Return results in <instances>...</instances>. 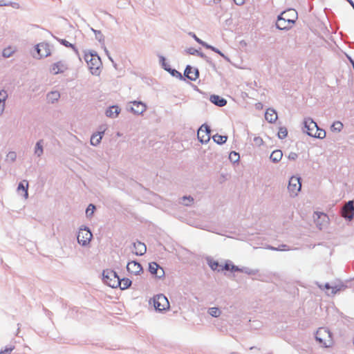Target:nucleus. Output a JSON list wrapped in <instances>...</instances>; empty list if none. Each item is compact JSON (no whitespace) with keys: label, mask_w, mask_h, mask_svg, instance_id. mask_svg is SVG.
<instances>
[{"label":"nucleus","mask_w":354,"mask_h":354,"mask_svg":"<svg viewBox=\"0 0 354 354\" xmlns=\"http://www.w3.org/2000/svg\"><path fill=\"white\" fill-rule=\"evenodd\" d=\"M104 51H105L106 55L108 56L109 59L112 62H113V60L112 59L111 57V56H110V55H109V50H108L106 48H104Z\"/></svg>","instance_id":"nucleus-61"},{"label":"nucleus","mask_w":354,"mask_h":354,"mask_svg":"<svg viewBox=\"0 0 354 354\" xmlns=\"http://www.w3.org/2000/svg\"><path fill=\"white\" fill-rule=\"evenodd\" d=\"M160 266L156 262H151L149 263V271L151 274H158V270Z\"/></svg>","instance_id":"nucleus-29"},{"label":"nucleus","mask_w":354,"mask_h":354,"mask_svg":"<svg viewBox=\"0 0 354 354\" xmlns=\"http://www.w3.org/2000/svg\"><path fill=\"white\" fill-rule=\"evenodd\" d=\"M333 286H331L328 283H326L324 284V288L326 289V290H329V289H331L333 290Z\"/></svg>","instance_id":"nucleus-62"},{"label":"nucleus","mask_w":354,"mask_h":354,"mask_svg":"<svg viewBox=\"0 0 354 354\" xmlns=\"http://www.w3.org/2000/svg\"><path fill=\"white\" fill-rule=\"evenodd\" d=\"M346 287V286L345 285H344V284L336 285V286L333 287V290H331L330 293H328V295L333 296L337 292L343 290Z\"/></svg>","instance_id":"nucleus-35"},{"label":"nucleus","mask_w":354,"mask_h":354,"mask_svg":"<svg viewBox=\"0 0 354 354\" xmlns=\"http://www.w3.org/2000/svg\"><path fill=\"white\" fill-rule=\"evenodd\" d=\"M120 284L118 286L121 290H126L129 288L132 284V281L128 278L120 279Z\"/></svg>","instance_id":"nucleus-27"},{"label":"nucleus","mask_w":354,"mask_h":354,"mask_svg":"<svg viewBox=\"0 0 354 354\" xmlns=\"http://www.w3.org/2000/svg\"><path fill=\"white\" fill-rule=\"evenodd\" d=\"M288 135V130L285 127H281L278 131V138L279 139H284Z\"/></svg>","instance_id":"nucleus-40"},{"label":"nucleus","mask_w":354,"mask_h":354,"mask_svg":"<svg viewBox=\"0 0 354 354\" xmlns=\"http://www.w3.org/2000/svg\"><path fill=\"white\" fill-rule=\"evenodd\" d=\"M297 15H293L291 12H290L289 14L285 15V17H286V18L292 17L291 19H295L297 18Z\"/></svg>","instance_id":"nucleus-60"},{"label":"nucleus","mask_w":354,"mask_h":354,"mask_svg":"<svg viewBox=\"0 0 354 354\" xmlns=\"http://www.w3.org/2000/svg\"><path fill=\"white\" fill-rule=\"evenodd\" d=\"M134 250L132 251L133 254L137 256H142L147 252V247L145 243L140 241H136L133 243Z\"/></svg>","instance_id":"nucleus-16"},{"label":"nucleus","mask_w":354,"mask_h":354,"mask_svg":"<svg viewBox=\"0 0 354 354\" xmlns=\"http://www.w3.org/2000/svg\"><path fill=\"white\" fill-rule=\"evenodd\" d=\"M180 200H181L180 203H182L183 205H184L185 206L191 205L194 201V198L192 197L186 196L182 197Z\"/></svg>","instance_id":"nucleus-38"},{"label":"nucleus","mask_w":354,"mask_h":354,"mask_svg":"<svg viewBox=\"0 0 354 354\" xmlns=\"http://www.w3.org/2000/svg\"><path fill=\"white\" fill-rule=\"evenodd\" d=\"M304 132L306 133L308 136L313 137L315 129L318 127L317 124L314 122L313 119L308 118L304 120Z\"/></svg>","instance_id":"nucleus-10"},{"label":"nucleus","mask_w":354,"mask_h":354,"mask_svg":"<svg viewBox=\"0 0 354 354\" xmlns=\"http://www.w3.org/2000/svg\"><path fill=\"white\" fill-rule=\"evenodd\" d=\"M349 61L351 63L352 66H353V70H354V60L351 57H349Z\"/></svg>","instance_id":"nucleus-63"},{"label":"nucleus","mask_w":354,"mask_h":354,"mask_svg":"<svg viewBox=\"0 0 354 354\" xmlns=\"http://www.w3.org/2000/svg\"><path fill=\"white\" fill-rule=\"evenodd\" d=\"M157 273L158 274H155L154 275L158 279H162L165 276V271L161 267L158 268Z\"/></svg>","instance_id":"nucleus-54"},{"label":"nucleus","mask_w":354,"mask_h":354,"mask_svg":"<svg viewBox=\"0 0 354 354\" xmlns=\"http://www.w3.org/2000/svg\"><path fill=\"white\" fill-rule=\"evenodd\" d=\"M206 48L207 49H210L212 50V51L218 53V55H220L221 57H223L226 60H229V58L225 56L220 50H218V48H216V47L213 46H211L209 44H207V46H206Z\"/></svg>","instance_id":"nucleus-41"},{"label":"nucleus","mask_w":354,"mask_h":354,"mask_svg":"<svg viewBox=\"0 0 354 354\" xmlns=\"http://www.w3.org/2000/svg\"><path fill=\"white\" fill-rule=\"evenodd\" d=\"M153 306L156 310L162 311L169 307L167 297L162 295H158L153 298Z\"/></svg>","instance_id":"nucleus-9"},{"label":"nucleus","mask_w":354,"mask_h":354,"mask_svg":"<svg viewBox=\"0 0 354 354\" xmlns=\"http://www.w3.org/2000/svg\"><path fill=\"white\" fill-rule=\"evenodd\" d=\"M314 219L319 230H322L328 223V216L324 213L315 212Z\"/></svg>","instance_id":"nucleus-11"},{"label":"nucleus","mask_w":354,"mask_h":354,"mask_svg":"<svg viewBox=\"0 0 354 354\" xmlns=\"http://www.w3.org/2000/svg\"><path fill=\"white\" fill-rule=\"evenodd\" d=\"M230 271L231 272H241V268H239L238 266H235V265H233V266H231V268H230Z\"/></svg>","instance_id":"nucleus-57"},{"label":"nucleus","mask_w":354,"mask_h":354,"mask_svg":"<svg viewBox=\"0 0 354 354\" xmlns=\"http://www.w3.org/2000/svg\"><path fill=\"white\" fill-rule=\"evenodd\" d=\"M95 206L93 204H89L86 209V215L87 218H91L93 215Z\"/></svg>","instance_id":"nucleus-42"},{"label":"nucleus","mask_w":354,"mask_h":354,"mask_svg":"<svg viewBox=\"0 0 354 354\" xmlns=\"http://www.w3.org/2000/svg\"><path fill=\"white\" fill-rule=\"evenodd\" d=\"M61 44H62L63 46H66V47H69V48H71L74 51L75 53L78 55V50L75 48V46L71 44L70 42H68V41H66V39H59L56 37H54Z\"/></svg>","instance_id":"nucleus-26"},{"label":"nucleus","mask_w":354,"mask_h":354,"mask_svg":"<svg viewBox=\"0 0 354 354\" xmlns=\"http://www.w3.org/2000/svg\"><path fill=\"white\" fill-rule=\"evenodd\" d=\"M301 179L299 176H292L289 180L288 189L290 192V196L295 197L301 189Z\"/></svg>","instance_id":"nucleus-5"},{"label":"nucleus","mask_w":354,"mask_h":354,"mask_svg":"<svg viewBox=\"0 0 354 354\" xmlns=\"http://www.w3.org/2000/svg\"><path fill=\"white\" fill-rule=\"evenodd\" d=\"M14 348L15 346H6L5 349L0 351V354H10Z\"/></svg>","instance_id":"nucleus-51"},{"label":"nucleus","mask_w":354,"mask_h":354,"mask_svg":"<svg viewBox=\"0 0 354 354\" xmlns=\"http://www.w3.org/2000/svg\"><path fill=\"white\" fill-rule=\"evenodd\" d=\"M127 270L129 272L138 275L143 271L141 264L136 261H131L127 265Z\"/></svg>","instance_id":"nucleus-12"},{"label":"nucleus","mask_w":354,"mask_h":354,"mask_svg":"<svg viewBox=\"0 0 354 354\" xmlns=\"http://www.w3.org/2000/svg\"><path fill=\"white\" fill-rule=\"evenodd\" d=\"M160 64L161 66L166 71V68H171L170 66L166 62V59L165 57L160 55Z\"/></svg>","instance_id":"nucleus-49"},{"label":"nucleus","mask_w":354,"mask_h":354,"mask_svg":"<svg viewBox=\"0 0 354 354\" xmlns=\"http://www.w3.org/2000/svg\"><path fill=\"white\" fill-rule=\"evenodd\" d=\"M315 339L317 342L328 347V342H331V333L326 328H319L315 334Z\"/></svg>","instance_id":"nucleus-4"},{"label":"nucleus","mask_w":354,"mask_h":354,"mask_svg":"<svg viewBox=\"0 0 354 354\" xmlns=\"http://www.w3.org/2000/svg\"><path fill=\"white\" fill-rule=\"evenodd\" d=\"M197 55L204 59L211 66L216 68L215 64L212 62L209 57H207L203 53L198 51Z\"/></svg>","instance_id":"nucleus-43"},{"label":"nucleus","mask_w":354,"mask_h":354,"mask_svg":"<svg viewBox=\"0 0 354 354\" xmlns=\"http://www.w3.org/2000/svg\"><path fill=\"white\" fill-rule=\"evenodd\" d=\"M257 272L258 271L257 270H252L248 267L241 268V272L245 273L248 275H254L257 273Z\"/></svg>","instance_id":"nucleus-46"},{"label":"nucleus","mask_w":354,"mask_h":354,"mask_svg":"<svg viewBox=\"0 0 354 354\" xmlns=\"http://www.w3.org/2000/svg\"><path fill=\"white\" fill-rule=\"evenodd\" d=\"M266 120L270 122L273 123L277 120V113L273 109H268L265 113Z\"/></svg>","instance_id":"nucleus-18"},{"label":"nucleus","mask_w":354,"mask_h":354,"mask_svg":"<svg viewBox=\"0 0 354 354\" xmlns=\"http://www.w3.org/2000/svg\"><path fill=\"white\" fill-rule=\"evenodd\" d=\"M120 112V109L118 106L114 105L110 106L106 111V115L109 118H116L118 114Z\"/></svg>","instance_id":"nucleus-19"},{"label":"nucleus","mask_w":354,"mask_h":354,"mask_svg":"<svg viewBox=\"0 0 354 354\" xmlns=\"http://www.w3.org/2000/svg\"><path fill=\"white\" fill-rule=\"evenodd\" d=\"M198 50L194 48H189L185 50V52L189 55H197Z\"/></svg>","instance_id":"nucleus-53"},{"label":"nucleus","mask_w":354,"mask_h":354,"mask_svg":"<svg viewBox=\"0 0 354 354\" xmlns=\"http://www.w3.org/2000/svg\"><path fill=\"white\" fill-rule=\"evenodd\" d=\"M93 237L92 233L88 227H84L80 228L77 239L79 244L82 246H86Z\"/></svg>","instance_id":"nucleus-6"},{"label":"nucleus","mask_w":354,"mask_h":354,"mask_svg":"<svg viewBox=\"0 0 354 354\" xmlns=\"http://www.w3.org/2000/svg\"><path fill=\"white\" fill-rule=\"evenodd\" d=\"M212 138L216 143L218 145H223L227 141V136H221L216 133V135L213 136Z\"/></svg>","instance_id":"nucleus-28"},{"label":"nucleus","mask_w":354,"mask_h":354,"mask_svg":"<svg viewBox=\"0 0 354 354\" xmlns=\"http://www.w3.org/2000/svg\"><path fill=\"white\" fill-rule=\"evenodd\" d=\"M291 12L293 15H297L295 10L290 9L281 12L278 17L276 22V27L279 30H288L291 28L292 25L295 24V19L286 18L285 15Z\"/></svg>","instance_id":"nucleus-2"},{"label":"nucleus","mask_w":354,"mask_h":354,"mask_svg":"<svg viewBox=\"0 0 354 354\" xmlns=\"http://www.w3.org/2000/svg\"><path fill=\"white\" fill-rule=\"evenodd\" d=\"M67 68L68 67L66 63L64 62L59 61L51 66L50 72L54 75H57L64 73Z\"/></svg>","instance_id":"nucleus-15"},{"label":"nucleus","mask_w":354,"mask_h":354,"mask_svg":"<svg viewBox=\"0 0 354 354\" xmlns=\"http://www.w3.org/2000/svg\"><path fill=\"white\" fill-rule=\"evenodd\" d=\"M207 263L209 265V266L213 270H216L217 269V268L219 266V264H218V261H212V260H207Z\"/></svg>","instance_id":"nucleus-50"},{"label":"nucleus","mask_w":354,"mask_h":354,"mask_svg":"<svg viewBox=\"0 0 354 354\" xmlns=\"http://www.w3.org/2000/svg\"><path fill=\"white\" fill-rule=\"evenodd\" d=\"M207 312L213 317H218L221 314V310L217 307L209 308Z\"/></svg>","instance_id":"nucleus-30"},{"label":"nucleus","mask_w":354,"mask_h":354,"mask_svg":"<svg viewBox=\"0 0 354 354\" xmlns=\"http://www.w3.org/2000/svg\"><path fill=\"white\" fill-rule=\"evenodd\" d=\"M240 158L239 154L236 151H232L229 155V159L231 162H236Z\"/></svg>","instance_id":"nucleus-45"},{"label":"nucleus","mask_w":354,"mask_h":354,"mask_svg":"<svg viewBox=\"0 0 354 354\" xmlns=\"http://www.w3.org/2000/svg\"><path fill=\"white\" fill-rule=\"evenodd\" d=\"M203 133H207L208 135H210L211 133L210 127L206 124H202L198 130V134H202Z\"/></svg>","instance_id":"nucleus-36"},{"label":"nucleus","mask_w":354,"mask_h":354,"mask_svg":"<svg viewBox=\"0 0 354 354\" xmlns=\"http://www.w3.org/2000/svg\"><path fill=\"white\" fill-rule=\"evenodd\" d=\"M28 183L26 180H24L22 182H20L18 185L17 189L22 190L24 192V198H27L28 197Z\"/></svg>","instance_id":"nucleus-24"},{"label":"nucleus","mask_w":354,"mask_h":354,"mask_svg":"<svg viewBox=\"0 0 354 354\" xmlns=\"http://www.w3.org/2000/svg\"><path fill=\"white\" fill-rule=\"evenodd\" d=\"M91 30L94 32L95 39L100 42H104V37L100 30H95L91 28Z\"/></svg>","instance_id":"nucleus-39"},{"label":"nucleus","mask_w":354,"mask_h":354,"mask_svg":"<svg viewBox=\"0 0 354 354\" xmlns=\"http://www.w3.org/2000/svg\"><path fill=\"white\" fill-rule=\"evenodd\" d=\"M282 156V151L277 149L272 151V153L270 154V158L273 162L277 163L281 160Z\"/></svg>","instance_id":"nucleus-23"},{"label":"nucleus","mask_w":354,"mask_h":354,"mask_svg":"<svg viewBox=\"0 0 354 354\" xmlns=\"http://www.w3.org/2000/svg\"><path fill=\"white\" fill-rule=\"evenodd\" d=\"M237 6H242L245 3V0H233Z\"/></svg>","instance_id":"nucleus-58"},{"label":"nucleus","mask_w":354,"mask_h":354,"mask_svg":"<svg viewBox=\"0 0 354 354\" xmlns=\"http://www.w3.org/2000/svg\"><path fill=\"white\" fill-rule=\"evenodd\" d=\"M189 35L195 39V41L199 44L202 45L203 47L206 48L207 43L203 41L201 39H199L194 33L190 32Z\"/></svg>","instance_id":"nucleus-47"},{"label":"nucleus","mask_w":354,"mask_h":354,"mask_svg":"<svg viewBox=\"0 0 354 354\" xmlns=\"http://www.w3.org/2000/svg\"><path fill=\"white\" fill-rule=\"evenodd\" d=\"M131 104L133 106L129 108V110L134 114L141 115L146 111L147 106L140 101H133Z\"/></svg>","instance_id":"nucleus-13"},{"label":"nucleus","mask_w":354,"mask_h":354,"mask_svg":"<svg viewBox=\"0 0 354 354\" xmlns=\"http://www.w3.org/2000/svg\"><path fill=\"white\" fill-rule=\"evenodd\" d=\"M104 132L93 134L91 138V144L93 146H97L99 145L102 138V134Z\"/></svg>","instance_id":"nucleus-25"},{"label":"nucleus","mask_w":354,"mask_h":354,"mask_svg":"<svg viewBox=\"0 0 354 354\" xmlns=\"http://www.w3.org/2000/svg\"><path fill=\"white\" fill-rule=\"evenodd\" d=\"M198 139L201 143H207L210 140V135H208L207 133H203L202 134H198Z\"/></svg>","instance_id":"nucleus-37"},{"label":"nucleus","mask_w":354,"mask_h":354,"mask_svg":"<svg viewBox=\"0 0 354 354\" xmlns=\"http://www.w3.org/2000/svg\"><path fill=\"white\" fill-rule=\"evenodd\" d=\"M8 97V94L5 90L0 91V115H1L5 108V101Z\"/></svg>","instance_id":"nucleus-22"},{"label":"nucleus","mask_w":354,"mask_h":354,"mask_svg":"<svg viewBox=\"0 0 354 354\" xmlns=\"http://www.w3.org/2000/svg\"><path fill=\"white\" fill-rule=\"evenodd\" d=\"M209 101L219 107H223L227 104V100L225 98L217 95H210Z\"/></svg>","instance_id":"nucleus-17"},{"label":"nucleus","mask_w":354,"mask_h":354,"mask_svg":"<svg viewBox=\"0 0 354 354\" xmlns=\"http://www.w3.org/2000/svg\"><path fill=\"white\" fill-rule=\"evenodd\" d=\"M13 53H14V51L12 50V48L10 47H9V48H5L3 50L2 55H3V57H4L6 58H8L12 56Z\"/></svg>","instance_id":"nucleus-48"},{"label":"nucleus","mask_w":354,"mask_h":354,"mask_svg":"<svg viewBox=\"0 0 354 354\" xmlns=\"http://www.w3.org/2000/svg\"><path fill=\"white\" fill-rule=\"evenodd\" d=\"M343 127L344 125L340 121H335L331 125L330 129L332 131L340 132L342 130Z\"/></svg>","instance_id":"nucleus-31"},{"label":"nucleus","mask_w":354,"mask_h":354,"mask_svg":"<svg viewBox=\"0 0 354 354\" xmlns=\"http://www.w3.org/2000/svg\"><path fill=\"white\" fill-rule=\"evenodd\" d=\"M8 2L6 0H0V6H8Z\"/></svg>","instance_id":"nucleus-59"},{"label":"nucleus","mask_w":354,"mask_h":354,"mask_svg":"<svg viewBox=\"0 0 354 354\" xmlns=\"http://www.w3.org/2000/svg\"><path fill=\"white\" fill-rule=\"evenodd\" d=\"M7 5L8 6H11L16 9H19L20 8L19 4L16 2L8 1Z\"/></svg>","instance_id":"nucleus-56"},{"label":"nucleus","mask_w":354,"mask_h":354,"mask_svg":"<svg viewBox=\"0 0 354 354\" xmlns=\"http://www.w3.org/2000/svg\"><path fill=\"white\" fill-rule=\"evenodd\" d=\"M341 215L346 220L351 221L354 218V201H348L341 209Z\"/></svg>","instance_id":"nucleus-8"},{"label":"nucleus","mask_w":354,"mask_h":354,"mask_svg":"<svg viewBox=\"0 0 354 354\" xmlns=\"http://www.w3.org/2000/svg\"><path fill=\"white\" fill-rule=\"evenodd\" d=\"M166 71L169 72L173 77H177L180 80H184L182 74L176 69L171 68H166Z\"/></svg>","instance_id":"nucleus-33"},{"label":"nucleus","mask_w":354,"mask_h":354,"mask_svg":"<svg viewBox=\"0 0 354 354\" xmlns=\"http://www.w3.org/2000/svg\"><path fill=\"white\" fill-rule=\"evenodd\" d=\"M184 76L192 81H195L199 76L198 69L187 65L184 71Z\"/></svg>","instance_id":"nucleus-14"},{"label":"nucleus","mask_w":354,"mask_h":354,"mask_svg":"<svg viewBox=\"0 0 354 354\" xmlns=\"http://www.w3.org/2000/svg\"><path fill=\"white\" fill-rule=\"evenodd\" d=\"M103 282L112 288H117L120 284V278L117 272L111 269L103 270L102 272Z\"/></svg>","instance_id":"nucleus-3"},{"label":"nucleus","mask_w":354,"mask_h":354,"mask_svg":"<svg viewBox=\"0 0 354 354\" xmlns=\"http://www.w3.org/2000/svg\"><path fill=\"white\" fill-rule=\"evenodd\" d=\"M298 155L295 152H290L288 154V158L290 160H295L297 158Z\"/></svg>","instance_id":"nucleus-55"},{"label":"nucleus","mask_w":354,"mask_h":354,"mask_svg":"<svg viewBox=\"0 0 354 354\" xmlns=\"http://www.w3.org/2000/svg\"><path fill=\"white\" fill-rule=\"evenodd\" d=\"M59 97L60 93L57 91H50L46 95L48 102L52 104L57 102L59 100Z\"/></svg>","instance_id":"nucleus-21"},{"label":"nucleus","mask_w":354,"mask_h":354,"mask_svg":"<svg viewBox=\"0 0 354 354\" xmlns=\"http://www.w3.org/2000/svg\"><path fill=\"white\" fill-rule=\"evenodd\" d=\"M233 263L228 260L225 262V265L222 267L221 270H230L231 266H233Z\"/></svg>","instance_id":"nucleus-52"},{"label":"nucleus","mask_w":354,"mask_h":354,"mask_svg":"<svg viewBox=\"0 0 354 354\" xmlns=\"http://www.w3.org/2000/svg\"><path fill=\"white\" fill-rule=\"evenodd\" d=\"M36 54L32 53V56L36 59L46 57L50 55V45L46 42H41L35 46Z\"/></svg>","instance_id":"nucleus-7"},{"label":"nucleus","mask_w":354,"mask_h":354,"mask_svg":"<svg viewBox=\"0 0 354 354\" xmlns=\"http://www.w3.org/2000/svg\"><path fill=\"white\" fill-rule=\"evenodd\" d=\"M313 137L319 139L324 138L326 137V131L322 129H319L318 127L317 129H315Z\"/></svg>","instance_id":"nucleus-34"},{"label":"nucleus","mask_w":354,"mask_h":354,"mask_svg":"<svg viewBox=\"0 0 354 354\" xmlns=\"http://www.w3.org/2000/svg\"><path fill=\"white\" fill-rule=\"evenodd\" d=\"M267 248L273 251H287L290 250L289 246L285 244L279 245L277 248L268 245Z\"/></svg>","instance_id":"nucleus-32"},{"label":"nucleus","mask_w":354,"mask_h":354,"mask_svg":"<svg viewBox=\"0 0 354 354\" xmlns=\"http://www.w3.org/2000/svg\"><path fill=\"white\" fill-rule=\"evenodd\" d=\"M84 59L88 64L91 73L93 75H98L100 72V68L102 66V62L96 52L92 51L86 53L84 55Z\"/></svg>","instance_id":"nucleus-1"},{"label":"nucleus","mask_w":354,"mask_h":354,"mask_svg":"<svg viewBox=\"0 0 354 354\" xmlns=\"http://www.w3.org/2000/svg\"><path fill=\"white\" fill-rule=\"evenodd\" d=\"M44 153V140H38L35 147L34 154L37 157H41Z\"/></svg>","instance_id":"nucleus-20"},{"label":"nucleus","mask_w":354,"mask_h":354,"mask_svg":"<svg viewBox=\"0 0 354 354\" xmlns=\"http://www.w3.org/2000/svg\"><path fill=\"white\" fill-rule=\"evenodd\" d=\"M17 158V153L15 151H10L6 158V161L10 162H14L16 160Z\"/></svg>","instance_id":"nucleus-44"}]
</instances>
